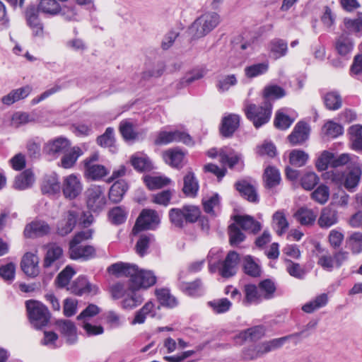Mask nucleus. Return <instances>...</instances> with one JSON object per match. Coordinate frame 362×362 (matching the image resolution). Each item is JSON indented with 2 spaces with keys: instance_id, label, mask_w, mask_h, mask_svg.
<instances>
[{
  "instance_id": "nucleus-16",
  "label": "nucleus",
  "mask_w": 362,
  "mask_h": 362,
  "mask_svg": "<svg viewBox=\"0 0 362 362\" xmlns=\"http://www.w3.org/2000/svg\"><path fill=\"white\" fill-rule=\"evenodd\" d=\"M361 168L358 163L344 175L343 186L350 192L356 191L361 179Z\"/></svg>"
},
{
  "instance_id": "nucleus-6",
  "label": "nucleus",
  "mask_w": 362,
  "mask_h": 362,
  "mask_svg": "<svg viewBox=\"0 0 362 362\" xmlns=\"http://www.w3.org/2000/svg\"><path fill=\"white\" fill-rule=\"evenodd\" d=\"M30 323L37 329L46 326L50 319L47 308L42 303L30 300L25 303Z\"/></svg>"
},
{
  "instance_id": "nucleus-27",
  "label": "nucleus",
  "mask_w": 362,
  "mask_h": 362,
  "mask_svg": "<svg viewBox=\"0 0 362 362\" xmlns=\"http://www.w3.org/2000/svg\"><path fill=\"white\" fill-rule=\"evenodd\" d=\"M183 182V193L187 197H195L197 195L199 186L194 174L191 171L188 172L184 177Z\"/></svg>"
},
{
  "instance_id": "nucleus-15",
  "label": "nucleus",
  "mask_w": 362,
  "mask_h": 362,
  "mask_svg": "<svg viewBox=\"0 0 362 362\" xmlns=\"http://www.w3.org/2000/svg\"><path fill=\"white\" fill-rule=\"evenodd\" d=\"M310 128L307 123L298 122L288 139L292 145L302 144L308 139Z\"/></svg>"
},
{
  "instance_id": "nucleus-17",
  "label": "nucleus",
  "mask_w": 362,
  "mask_h": 362,
  "mask_svg": "<svg viewBox=\"0 0 362 362\" xmlns=\"http://www.w3.org/2000/svg\"><path fill=\"white\" fill-rule=\"evenodd\" d=\"M69 146L70 143L68 139L58 137L46 143L43 150L46 154L55 156L61 153H64Z\"/></svg>"
},
{
  "instance_id": "nucleus-52",
  "label": "nucleus",
  "mask_w": 362,
  "mask_h": 362,
  "mask_svg": "<svg viewBox=\"0 0 362 362\" xmlns=\"http://www.w3.org/2000/svg\"><path fill=\"white\" fill-rule=\"evenodd\" d=\"M215 313L221 314L230 310L232 303L227 298L216 299L208 303Z\"/></svg>"
},
{
  "instance_id": "nucleus-8",
  "label": "nucleus",
  "mask_w": 362,
  "mask_h": 362,
  "mask_svg": "<svg viewBox=\"0 0 362 362\" xmlns=\"http://www.w3.org/2000/svg\"><path fill=\"white\" fill-rule=\"evenodd\" d=\"M160 223V219L156 211L152 209H143L137 218L132 229V233L136 234L143 230L153 229Z\"/></svg>"
},
{
  "instance_id": "nucleus-57",
  "label": "nucleus",
  "mask_w": 362,
  "mask_h": 362,
  "mask_svg": "<svg viewBox=\"0 0 362 362\" xmlns=\"http://www.w3.org/2000/svg\"><path fill=\"white\" fill-rule=\"evenodd\" d=\"M312 199L320 204H325L329 197V189L325 185H320L311 194Z\"/></svg>"
},
{
  "instance_id": "nucleus-39",
  "label": "nucleus",
  "mask_w": 362,
  "mask_h": 362,
  "mask_svg": "<svg viewBox=\"0 0 362 362\" xmlns=\"http://www.w3.org/2000/svg\"><path fill=\"white\" fill-rule=\"evenodd\" d=\"M263 178L265 187L267 188H273L279 185L281 182L279 171L272 166H269L264 170Z\"/></svg>"
},
{
  "instance_id": "nucleus-25",
  "label": "nucleus",
  "mask_w": 362,
  "mask_h": 362,
  "mask_svg": "<svg viewBox=\"0 0 362 362\" xmlns=\"http://www.w3.org/2000/svg\"><path fill=\"white\" fill-rule=\"evenodd\" d=\"M234 220L235 223L245 231L256 233L261 229L260 223L255 221L253 217L250 216H236Z\"/></svg>"
},
{
  "instance_id": "nucleus-59",
  "label": "nucleus",
  "mask_w": 362,
  "mask_h": 362,
  "mask_svg": "<svg viewBox=\"0 0 362 362\" xmlns=\"http://www.w3.org/2000/svg\"><path fill=\"white\" fill-rule=\"evenodd\" d=\"M244 271L247 275L252 277H257L261 274L259 265L250 256H247L245 258Z\"/></svg>"
},
{
  "instance_id": "nucleus-13",
  "label": "nucleus",
  "mask_w": 362,
  "mask_h": 362,
  "mask_svg": "<svg viewBox=\"0 0 362 362\" xmlns=\"http://www.w3.org/2000/svg\"><path fill=\"white\" fill-rule=\"evenodd\" d=\"M69 290L78 296L86 293L95 295L98 293V288L95 285L91 284L86 277L81 276L73 282Z\"/></svg>"
},
{
  "instance_id": "nucleus-24",
  "label": "nucleus",
  "mask_w": 362,
  "mask_h": 362,
  "mask_svg": "<svg viewBox=\"0 0 362 362\" xmlns=\"http://www.w3.org/2000/svg\"><path fill=\"white\" fill-rule=\"evenodd\" d=\"M32 90L30 86H25L20 88L12 90L8 94L1 98V102L6 105H11L14 103L28 97Z\"/></svg>"
},
{
  "instance_id": "nucleus-5",
  "label": "nucleus",
  "mask_w": 362,
  "mask_h": 362,
  "mask_svg": "<svg viewBox=\"0 0 362 362\" xmlns=\"http://www.w3.org/2000/svg\"><path fill=\"white\" fill-rule=\"evenodd\" d=\"M243 110L247 118L252 122L256 128H259L270 119L272 103L270 101H264L262 106L257 107L248 100H245Z\"/></svg>"
},
{
  "instance_id": "nucleus-3",
  "label": "nucleus",
  "mask_w": 362,
  "mask_h": 362,
  "mask_svg": "<svg viewBox=\"0 0 362 362\" xmlns=\"http://www.w3.org/2000/svg\"><path fill=\"white\" fill-rule=\"evenodd\" d=\"M220 16L215 12L203 13L189 27L188 32L192 39L204 37L219 24Z\"/></svg>"
},
{
  "instance_id": "nucleus-11",
  "label": "nucleus",
  "mask_w": 362,
  "mask_h": 362,
  "mask_svg": "<svg viewBox=\"0 0 362 362\" xmlns=\"http://www.w3.org/2000/svg\"><path fill=\"white\" fill-rule=\"evenodd\" d=\"M239 261V255L235 251H230L219 269L220 274L225 278L235 275Z\"/></svg>"
},
{
  "instance_id": "nucleus-37",
  "label": "nucleus",
  "mask_w": 362,
  "mask_h": 362,
  "mask_svg": "<svg viewBox=\"0 0 362 362\" xmlns=\"http://www.w3.org/2000/svg\"><path fill=\"white\" fill-rule=\"evenodd\" d=\"M272 226L279 235L284 234L288 228L289 223L282 211H277L272 216Z\"/></svg>"
},
{
  "instance_id": "nucleus-38",
  "label": "nucleus",
  "mask_w": 362,
  "mask_h": 362,
  "mask_svg": "<svg viewBox=\"0 0 362 362\" xmlns=\"http://www.w3.org/2000/svg\"><path fill=\"white\" fill-rule=\"evenodd\" d=\"M35 181L33 173L26 170L18 175L13 182V187L16 189L23 190L30 187Z\"/></svg>"
},
{
  "instance_id": "nucleus-21",
  "label": "nucleus",
  "mask_w": 362,
  "mask_h": 362,
  "mask_svg": "<svg viewBox=\"0 0 362 362\" xmlns=\"http://www.w3.org/2000/svg\"><path fill=\"white\" fill-rule=\"evenodd\" d=\"M61 334L66 337L67 343L72 344L77 340L76 328L74 324L68 320H59L56 322Z\"/></svg>"
},
{
  "instance_id": "nucleus-48",
  "label": "nucleus",
  "mask_w": 362,
  "mask_h": 362,
  "mask_svg": "<svg viewBox=\"0 0 362 362\" xmlns=\"http://www.w3.org/2000/svg\"><path fill=\"white\" fill-rule=\"evenodd\" d=\"M258 288L263 300L272 298L276 291V286L270 279H264L260 281Z\"/></svg>"
},
{
  "instance_id": "nucleus-56",
  "label": "nucleus",
  "mask_w": 362,
  "mask_h": 362,
  "mask_svg": "<svg viewBox=\"0 0 362 362\" xmlns=\"http://www.w3.org/2000/svg\"><path fill=\"white\" fill-rule=\"evenodd\" d=\"M269 69L268 63H259L245 67V74L248 78H254L267 71Z\"/></svg>"
},
{
  "instance_id": "nucleus-45",
  "label": "nucleus",
  "mask_w": 362,
  "mask_h": 362,
  "mask_svg": "<svg viewBox=\"0 0 362 362\" xmlns=\"http://www.w3.org/2000/svg\"><path fill=\"white\" fill-rule=\"evenodd\" d=\"M351 147L354 150L362 151V126L354 125L349 128Z\"/></svg>"
},
{
  "instance_id": "nucleus-35",
  "label": "nucleus",
  "mask_w": 362,
  "mask_h": 362,
  "mask_svg": "<svg viewBox=\"0 0 362 362\" xmlns=\"http://www.w3.org/2000/svg\"><path fill=\"white\" fill-rule=\"evenodd\" d=\"M269 50L274 59H279L287 54V42L284 40L275 38L269 43Z\"/></svg>"
},
{
  "instance_id": "nucleus-64",
  "label": "nucleus",
  "mask_w": 362,
  "mask_h": 362,
  "mask_svg": "<svg viewBox=\"0 0 362 362\" xmlns=\"http://www.w3.org/2000/svg\"><path fill=\"white\" fill-rule=\"evenodd\" d=\"M319 181V177L313 172L306 173L300 179L301 185L306 190L313 189Z\"/></svg>"
},
{
  "instance_id": "nucleus-33",
  "label": "nucleus",
  "mask_w": 362,
  "mask_h": 362,
  "mask_svg": "<svg viewBox=\"0 0 362 362\" xmlns=\"http://www.w3.org/2000/svg\"><path fill=\"white\" fill-rule=\"evenodd\" d=\"M128 189V185L124 180L116 181L109 191V199L114 203L119 202Z\"/></svg>"
},
{
  "instance_id": "nucleus-23",
  "label": "nucleus",
  "mask_w": 362,
  "mask_h": 362,
  "mask_svg": "<svg viewBox=\"0 0 362 362\" xmlns=\"http://www.w3.org/2000/svg\"><path fill=\"white\" fill-rule=\"evenodd\" d=\"M334 47L339 55L347 56L352 52L354 42L348 34L343 33L336 39Z\"/></svg>"
},
{
  "instance_id": "nucleus-61",
  "label": "nucleus",
  "mask_w": 362,
  "mask_h": 362,
  "mask_svg": "<svg viewBox=\"0 0 362 362\" xmlns=\"http://www.w3.org/2000/svg\"><path fill=\"white\" fill-rule=\"evenodd\" d=\"M127 218V211L121 206H116L109 212L110 221L115 225L124 223Z\"/></svg>"
},
{
  "instance_id": "nucleus-31",
  "label": "nucleus",
  "mask_w": 362,
  "mask_h": 362,
  "mask_svg": "<svg viewBox=\"0 0 362 362\" xmlns=\"http://www.w3.org/2000/svg\"><path fill=\"white\" fill-rule=\"evenodd\" d=\"M41 189L43 194H55L60 191V184L57 174L46 175L42 181Z\"/></svg>"
},
{
  "instance_id": "nucleus-49",
  "label": "nucleus",
  "mask_w": 362,
  "mask_h": 362,
  "mask_svg": "<svg viewBox=\"0 0 362 362\" xmlns=\"http://www.w3.org/2000/svg\"><path fill=\"white\" fill-rule=\"evenodd\" d=\"M264 329L262 326H256L240 332L238 338L243 340L255 341L264 335Z\"/></svg>"
},
{
  "instance_id": "nucleus-29",
  "label": "nucleus",
  "mask_w": 362,
  "mask_h": 362,
  "mask_svg": "<svg viewBox=\"0 0 362 362\" xmlns=\"http://www.w3.org/2000/svg\"><path fill=\"white\" fill-rule=\"evenodd\" d=\"M139 288H129L126 296L123 298L122 305L125 309H132L141 304L144 300L142 296L138 292Z\"/></svg>"
},
{
  "instance_id": "nucleus-1",
  "label": "nucleus",
  "mask_w": 362,
  "mask_h": 362,
  "mask_svg": "<svg viewBox=\"0 0 362 362\" xmlns=\"http://www.w3.org/2000/svg\"><path fill=\"white\" fill-rule=\"evenodd\" d=\"M107 272L117 276L129 277L135 288H148L156 283V276L152 271L139 269L136 264L119 262L111 264Z\"/></svg>"
},
{
  "instance_id": "nucleus-44",
  "label": "nucleus",
  "mask_w": 362,
  "mask_h": 362,
  "mask_svg": "<svg viewBox=\"0 0 362 362\" xmlns=\"http://www.w3.org/2000/svg\"><path fill=\"white\" fill-rule=\"evenodd\" d=\"M130 163L134 168L137 171L143 172L150 170L152 168L150 160L144 156L134 154L132 156Z\"/></svg>"
},
{
  "instance_id": "nucleus-53",
  "label": "nucleus",
  "mask_w": 362,
  "mask_h": 362,
  "mask_svg": "<svg viewBox=\"0 0 362 362\" xmlns=\"http://www.w3.org/2000/svg\"><path fill=\"white\" fill-rule=\"evenodd\" d=\"M37 11L54 15L60 11V6L56 0H41Z\"/></svg>"
},
{
  "instance_id": "nucleus-19",
  "label": "nucleus",
  "mask_w": 362,
  "mask_h": 362,
  "mask_svg": "<svg viewBox=\"0 0 362 362\" xmlns=\"http://www.w3.org/2000/svg\"><path fill=\"white\" fill-rule=\"evenodd\" d=\"M78 217L74 211H69L57 224V233L61 235H66L74 229Z\"/></svg>"
},
{
  "instance_id": "nucleus-36",
  "label": "nucleus",
  "mask_w": 362,
  "mask_h": 362,
  "mask_svg": "<svg viewBox=\"0 0 362 362\" xmlns=\"http://www.w3.org/2000/svg\"><path fill=\"white\" fill-rule=\"evenodd\" d=\"M109 172L105 165L95 164L85 168V176L91 180L98 181L107 175Z\"/></svg>"
},
{
  "instance_id": "nucleus-18",
  "label": "nucleus",
  "mask_w": 362,
  "mask_h": 362,
  "mask_svg": "<svg viewBox=\"0 0 362 362\" xmlns=\"http://www.w3.org/2000/svg\"><path fill=\"white\" fill-rule=\"evenodd\" d=\"M39 258L38 257L30 252L24 255L21 260V268L24 273L30 276H35L39 273Z\"/></svg>"
},
{
  "instance_id": "nucleus-22",
  "label": "nucleus",
  "mask_w": 362,
  "mask_h": 362,
  "mask_svg": "<svg viewBox=\"0 0 362 362\" xmlns=\"http://www.w3.org/2000/svg\"><path fill=\"white\" fill-rule=\"evenodd\" d=\"M338 222V213L329 206L322 209L317 223L322 228H329Z\"/></svg>"
},
{
  "instance_id": "nucleus-62",
  "label": "nucleus",
  "mask_w": 362,
  "mask_h": 362,
  "mask_svg": "<svg viewBox=\"0 0 362 362\" xmlns=\"http://www.w3.org/2000/svg\"><path fill=\"white\" fill-rule=\"evenodd\" d=\"M344 22L347 30L362 35V13H358L355 19L345 18Z\"/></svg>"
},
{
  "instance_id": "nucleus-14",
  "label": "nucleus",
  "mask_w": 362,
  "mask_h": 362,
  "mask_svg": "<svg viewBox=\"0 0 362 362\" xmlns=\"http://www.w3.org/2000/svg\"><path fill=\"white\" fill-rule=\"evenodd\" d=\"M50 231L49 226L43 221H34L26 225L24 229V235L28 238H34L48 234Z\"/></svg>"
},
{
  "instance_id": "nucleus-51",
  "label": "nucleus",
  "mask_w": 362,
  "mask_h": 362,
  "mask_svg": "<svg viewBox=\"0 0 362 362\" xmlns=\"http://www.w3.org/2000/svg\"><path fill=\"white\" fill-rule=\"evenodd\" d=\"M324 102L327 109L336 110L341 106L340 95L335 91L327 93L324 97Z\"/></svg>"
},
{
  "instance_id": "nucleus-50",
  "label": "nucleus",
  "mask_w": 362,
  "mask_h": 362,
  "mask_svg": "<svg viewBox=\"0 0 362 362\" xmlns=\"http://www.w3.org/2000/svg\"><path fill=\"white\" fill-rule=\"evenodd\" d=\"M238 81L235 74L226 75L218 78L216 88L220 93L228 91L232 86L237 84Z\"/></svg>"
},
{
  "instance_id": "nucleus-47",
  "label": "nucleus",
  "mask_w": 362,
  "mask_h": 362,
  "mask_svg": "<svg viewBox=\"0 0 362 362\" xmlns=\"http://www.w3.org/2000/svg\"><path fill=\"white\" fill-rule=\"evenodd\" d=\"M144 182L150 189H156L170 184V180L163 176H146Z\"/></svg>"
},
{
  "instance_id": "nucleus-60",
  "label": "nucleus",
  "mask_w": 362,
  "mask_h": 362,
  "mask_svg": "<svg viewBox=\"0 0 362 362\" xmlns=\"http://www.w3.org/2000/svg\"><path fill=\"white\" fill-rule=\"evenodd\" d=\"M334 153L324 151L316 161V168L320 171L325 170L329 165L332 167Z\"/></svg>"
},
{
  "instance_id": "nucleus-42",
  "label": "nucleus",
  "mask_w": 362,
  "mask_h": 362,
  "mask_svg": "<svg viewBox=\"0 0 362 362\" xmlns=\"http://www.w3.org/2000/svg\"><path fill=\"white\" fill-rule=\"evenodd\" d=\"M83 154L81 148L73 147L68 153H64L61 159V165L64 168H70L74 165L79 156Z\"/></svg>"
},
{
  "instance_id": "nucleus-9",
  "label": "nucleus",
  "mask_w": 362,
  "mask_h": 362,
  "mask_svg": "<svg viewBox=\"0 0 362 362\" xmlns=\"http://www.w3.org/2000/svg\"><path fill=\"white\" fill-rule=\"evenodd\" d=\"M62 188L66 198L74 199L81 193L83 184L79 176L71 174L64 177Z\"/></svg>"
},
{
  "instance_id": "nucleus-54",
  "label": "nucleus",
  "mask_w": 362,
  "mask_h": 362,
  "mask_svg": "<svg viewBox=\"0 0 362 362\" xmlns=\"http://www.w3.org/2000/svg\"><path fill=\"white\" fill-rule=\"evenodd\" d=\"M37 10L34 6H30L25 11V15L27 18V21L30 27L36 29V34L39 33H42V26L40 23L39 20L36 13H37Z\"/></svg>"
},
{
  "instance_id": "nucleus-58",
  "label": "nucleus",
  "mask_w": 362,
  "mask_h": 362,
  "mask_svg": "<svg viewBox=\"0 0 362 362\" xmlns=\"http://www.w3.org/2000/svg\"><path fill=\"white\" fill-rule=\"evenodd\" d=\"M323 134L328 138H335L343 133V127L334 122H327L322 127Z\"/></svg>"
},
{
  "instance_id": "nucleus-55",
  "label": "nucleus",
  "mask_w": 362,
  "mask_h": 362,
  "mask_svg": "<svg viewBox=\"0 0 362 362\" xmlns=\"http://www.w3.org/2000/svg\"><path fill=\"white\" fill-rule=\"evenodd\" d=\"M348 247L354 254L362 252V233H354L346 240Z\"/></svg>"
},
{
  "instance_id": "nucleus-20",
  "label": "nucleus",
  "mask_w": 362,
  "mask_h": 362,
  "mask_svg": "<svg viewBox=\"0 0 362 362\" xmlns=\"http://www.w3.org/2000/svg\"><path fill=\"white\" fill-rule=\"evenodd\" d=\"M244 298L242 300L245 306L252 304H258L263 300L258 286L255 284H247L243 288Z\"/></svg>"
},
{
  "instance_id": "nucleus-41",
  "label": "nucleus",
  "mask_w": 362,
  "mask_h": 362,
  "mask_svg": "<svg viewBox=\"0 0 362 362\" xmlns=\"http://www.w3.org/2000/svg\"><path fill=\"white\" fill-rule=\"evenodd\" d=\"M220 161L223 165H228L229 168H233L235 165L238 164L242 160L241 155L234 152L231 149H221L220 153Z\"/></svg>"
},
{
  "instance_id": "nucleus-12",
  "label": "nucleus",
  "mask_w": 362,
  "mask_h": 362,
  "mask_svg": "<svg viewBox=\"0 0 362 362\" xmlns=\"http://www.w3.org/2000/svg\"><path fill=\"white\" fill-rule=\"evenodd\" d=\"M300 335V333H295L257 344V352L259 357L272 351L280 348L288 339H292L293 337H298Z\"/></svg>"
},
{
  "instance_id": "nucleus-43",
  "label": "nucleus",
  "mask_w": 362,
  "mask_h": 362,
  "mask_svg": "<svg viewBox=\"0 0 362 362\" xmlns=\"http://www.w3.org/2000/svg\"><path fill=\"white\" fill-rule=\"evenodd\" d=\"M327 301V295L325 293H322L317 296L315 299L305 303L302 307V310L305 313H311L315 310L326 305Z\"/></svg>"
},
{
  "instance_id": "nucleus-28",
  "label": "nucleus",
  "mask_w": 362,
  "mask_h": 362,
  "mask_svg": "<svg viewBox=\"0 0 362 362\" xmlns=\"http://www.w3.org/2000/svg\"><path fill=\"white\" fill-rule=\"evenodd\" d=\"M47 252L44 259V267H49L63 257L62 248L55 243L47 246Z\"/></svg>"
},
{
  "instance_id": "nucleus-2",
  "label": "nucleus",
  "mask_w": 362,
  "mask_h": 362,
  "mask_svg": "<svg viewBox=\"0 0 362 362\" xmlns=\"http://www.w3.org/2000/svg\"><path fill=\"white\" fill-rule=\"evenodd\" d=\"M93 230L88 229L77 233L69 243V255L72 259L85 261L96 257V250L93 245H82L85 240L91 239Z\"/></svg>"
},
{
  "instance_id": "nucleus-30",
  "label": "nucleus",
  "mask_w": 362,
  "mask_h": 362,
  "mask_svg": "<svg viewBox=\"0 0 362 362\" xmlns=\"http://www.w3.org/2000/svg\"><path fill=\"white\" fill-rule=\"evenodd\" d=\"M163 158L172 167L180 168L183 166L185 153L178 149H170L163 153Z\"/></svg>"
},
{
  "instance_id": "nucleus-46",
  "label": "nucleus",
  "mask_w": 362,
  "mask_h": 362,
  "mask_svg": "<svg viewBox=\"0 0 362 362\" xmlns=\"http://www.w3.org/2000/svg\"><path fill=\"white\" fill-rule=\"evenodd\" d=\"M156 295L163 305L173 308L177 305V299L172 296L167 288H159L156 290Z\"/></svg>"
},
{
  "instance_id": "nucleus-34",
  "label": "nucleus",
  "mask_w": 362,
  "mask_h": 362,
  "mask_svg": "<svg viewBox=\"0 0 362 362\" xmlns=\"http://www.w3.org/2000/svg\"><path fill=\"white\" fill-rule=\"evenodd\" d=\"M179 286L182 292L189 296L197 297L204 293V288L200 280L192 282L180 281Z\"/></svg>"
},
{
  "instance_id": "nucleus-10",
  "label": "nucleus",
  "mask_w": 362,
  "mask_h": 362,
  "mask_svg": "<svg viewBox=\"0 0 362 362\" xmlns=\"http://www.w3.org/2000/svg\"><path fill=\"white\" fill-rule=\"evenodd\" d=\"M174 141H182L187 145L192 144L190 136L183 132H160L156 138L155 143L156 144H168Z\"/></svg>"
},
{
  "instance_id": "nucleus-26",
  "label": "nucleus",
  "mask_w": 362,
  "mask_h": 362,
  "mask_svg": "<svg viewBox=\"0 0 362 362\" xmlns=\"http://www.w3.org/2000/svg\"><path fill=\"white\" fill-rule=\"evenodd\" d=\"M240 123V117L237 115H229L222 119V124L220 129L221 134L228 137L231 136L238 129Z\"/></svg>"
},
{
  "instance_id": "nucleus-4",
  "label": "nucleus",
  "mask_w": 362,
  "mask_h": 362,
  "mask_svg": "<svg viewBox=\"0 0 362 362\" xmlns=\"http://www.w3.org/2000/svg\"><path fill=\"white\" fill-rule=\"evenodd\" d=\"M201 214L200 209L194 205H185L182 208H173L169 211L172 224L182 228L187 223H195Z\"/></svg>"
},
{
  "instance_id": "nucleus-40",
  "label": "nucleus",
  "mask_w": 362,
  "mask_h": 362,
  "mask_svg": "<svg viewBox=\"0 0 362 362\" xmlns=\"http://www.w3.org/2000/svg\"><path fill=\"white\" fill-rule=\"evenodd\" d=\"M294 216L303 226L313 225L317 218L316 214L312 209L303 207L299 209L294 214Z\"/></svg>"
},
{
  "instance_id": "nucleus-7",
  "label": "nucleus",
  "mask_w": 362,
  "mask_h": 362,
  "mask_svg": "<svg viewBox=\"0 0 362 362\" xmlns=\"http://www.w3.org/2000/svg\"><path fill=\"white\" fill-rule=\"evenodd\" d=\"M86 202L89 210L95 213L103 211L107 202L105 187L99 185H90L85 192Z\"/></svg>"
},
{
  "instance_id": "nucleus-63",
  "label": "nucleus",
  "mask_w": 362,
  "mask_h": 362,
  "mask_svg": "<svg viewBox=\"0 0 362 362\" xmlns=\"http://www.w3.org/2000/svg\"><path fill=\"white\" fill-rule=\"evenodd\" d=\"M286 271L288 273L297 279H303L305 274V269L298 264L290 259H285Z\"/></svg>"
},
{
  "instance_id": "nucleus-32",
  "label": "nucleus",
  "mask_w": 362,
  "mask_h": 362,
  "mask_svg": "<svg viewBox=\"0 0 362 362\" xmlns=\"http://www.w3.org/2000/svg\"><path fill=\"white\" fill-rule=\"evenodd\" d=\"M236 189L249 202H258V195L255 187L245 180L238 181L235 183Z\"/></svg>"
}]
</instances>
